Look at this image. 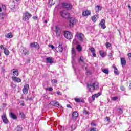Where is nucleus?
<instances>
[{
	"mask_svg": "<svg viewBox=\"0 0 131 131\" xmlns=\"http://www.w3.org/2000/svg\"><path fill=\"white\" fill-rule=\"evenodd\" d=\"M30 47L31 48H37L38 49H39V44L36 42L31 43Z\"/></svg>",
	"mask_w": 131,
	"mask_h": 131,
	"instance_id": "nucleus-17",
	"label": "nucleus"
},
{
	"mask_svg": "<svg viewBox=\"0 0 131 131\" xmlns=\"http://www.w3.org/2000/svg\"><path fill=\"white\" fill-rule=\"evenodd\" d=\"M29 89V85L28 84H25L24 88L23 89V92L25 95H27L28 93V90Z\"/></svg>",
	"mask_w": 131,
	"mask_h": 131,
	"instance_id": "nucleus-8",
	"label": "nucleus"
},
{
	"mask_svg": "<svg viewBox=\"0 0 131 131\" xmlns=\"http://www.w3.org/2000/svg\"><path fill=\"white\" fill-rule=\"evenodd\" d=\"M67 108H71V105H70V104H67Z\"/></svg>",
	"mask_w": 131,
	"mask_h": 131,
	"instance_id": "nucleus-54",
	"label": "nucleus"
},
{
	"mask_svg": "<svg viewBox=\"0 0 131 131\" xmlns=\"http://www.w3.org/2000/svg\"><path fill=\"white\" fill-rule=\"evenodd\" d=\"M0 49H1V50H5V47H4V45H1V46H0Z\"/></svg>",
	"mask_w": 131,
	"mask_h": 131,
	"instance_id": "nucleus-50",
	"label": "nucleus"
},
{
	"mask_svg": "<svg viewBox=\"0 0 131 131\" xmlns=\"http://www.w3.org/2000/svg\"><path fill=\"white\" fill-rule=\"evenodd\" d=\"M58 48L59 49V52H63V47H62V45H59L58 46Z\"/></svg>",
	"mask_w": 131,
	"mask_h": 131,
	"instance_id": "nucleus-35",
	"label": "nucleus"
},
{
	"mask_svg": "<svg viewBox=\"0 0 131 131\" xmlns=\"http://www.w3.org/2000/svg\"><path fill=\"white\" fill-rule=\"evenodd\" d=\"M33 19L34 20H37V16H33Z\"/></svg>",
	"mask_w": 131,
	"mask_h": 131,
	"instance_id": "nucleus-53",
	"label": "nucleus"
},
{
	"mask_svg": "<svg viewBox=\"0 0 131 131\" xmlns=\"http://www.w3.org/2000/svg\"><path fill=\"white\" fill-rule=\"evenodd\" d=\"M5 37L7 38H13V34L12 33H8Z\"/></svg>",
	"mask_w": 131,
	"mask_h": 131,
	"instance_id": "nucleus-26",
	"label": "nucleus"
},
{
	"mask_svg": "<svg viewBox=\"0 0 131 131\" xmlns=\"http://www.w3.org/2000/svg\"><path fill=\"white\" fill-rule=\"evenodd\" d=\"M96 10H97V11L99 12V11H101V10H102V7L100 6L97 5L96 7Z\"/></svg>",
	"mask_w": 131,
	"mask_h": 131,
	"instance_id": "nucleus-33",
	"label": "nucleus"
},
{
	"mask_svg": "<svg viewBox=\"0 0 131 131\" xmlns=\"http://www.w3.org/2000/svg\"><path fill=\"white\" fill-rule=\"evenodd\" d=\"M76 55V52H75V49H72V57L73 58Z\"/></svg>",
	"mask_w": 131,
	"mask_h": 131,
	"instance_id": "nucleus-31",
	"label": "nucleus"
},
{
	"mask_svg": "<svg viewBox=\"0 0 131 131\" xmlns=\"http://www.w3.org/2000/svg\"><path fill=\"white\" fill-rule=\"evenodd\" d=\"M129 86H131V83H129Z\"/></svg>",
	"mask_w": 131,
	"mask_h": 131,
	"instance_id": "nucleus-64",
	"label": "nucleus"
},
{
	"mask_svg": "<svg viewBox=\"0 0 131 131\" xmlns=\"http://www.w3.org/2000/svg\"><path fill=\"white\" fill-rule=\"evenodd\" d=\"M20 53L22 54V55L26 56V55H28L29 54V51L26 48H23L20 50Z\"/></svg>",
	"mask_w": 131,
	"mask_h": 131,
	"instance_id": "nucleus-10",
	"label": "nucleus"
},
{
	"mask_svg": "<svg viewBox=\"0 0 131 131\" xmlns=\"http://www.w3.org/2000/svg\"><path fill=\"white\" fill-rule=\"evenodd\" d=\"M105 21L104 19H102L99 23L100 26L102 28V29H105L106 28V25H105Z\"/></svg>",
	"mask_w": 131,
	"mask_h": 131,
	"instance_id": "nucleus-15",
	"label": "nucleus"
},
{
	"mask_svg": "<svg viewBox=\"0 0 131 131\" xmlns=\"http://www.w3.org/2000/svg\"><path fill=\"white\" fill-rule=\"evenodd\" d=\"M91 125H92V126H96V124L94 122H91Z\"/></svg>",
	"mask_w": 131,
	"mask_h": 131,
	"instance_id": "nucleus-51",
	"label": "nucleus"
},
{
	"mask_svg": "<svg viewBox=\"0 0 131 131\" xmlns=\"http://www.w3.org/2000/svg\"><path fill=\"white\" fill-rule=\"evenodd\" d=\"M20 115L22 118H25V114L24 113H20Z\"/></svg>",
	"mask_w": 131,
	"mask_h": 131,
	"instance_id": "nucleus-40",
	"label": "nucleus"
},
{
	"mask_svg": "<svg viewBox=\"0 0 131 131\" xmlns=\"http://www.w3.org/2000/svg\"><path fill=\"white\" fill-rule=\"evenodd\" d=\"M117 99H118V97H114L112 98V100L113 101H116V100H117Z\"/></svg>",
	"mask_w": 131,
	"mask_h": 131,
	"instance_id": "nucleus-43",
	"label": "nucleus"
},
{
	"mask_svg": "<svg viewBox=\"0 0 131 131\" xmlns=\"http://www.w3.org/2000/svg\"><path fill=\"white\" fill-rule=\"evenodd\" d=\"M22 129H23V128H22V126H21V125H18L15 128L16 131H22Z\"/></svg>",
	"mask_w": 131,
	"mask_h": 131,
	"instance_id": "nucleus-27",
	"label": "nucleus"
},
{
	"mask_svg": "<svg viewBox=\"0 0 131 131\" xmlns=\"http://www.w3.org/2000/svg\"><path fill=\"white\" fill-rule=\"evenodd\" d=\"M113 68L114 69V73L116 75H118L119 74V72H118V70L117 69V68L116 67H113Z\"/></svg>",
	"mask_w": 131,
	"mask_h": 131,
	"instance_id": "nucleus-28",
	"label": "nucleus"
},
{
	"mask_svg": "<svg viewBox=\"0 0 131 131\" xmlns=\"http://www.w3.org/2000/svg\"><path fill=\"white\" fill-rule=\"evenodd\" d=\"M21 106H24V103H21Z\"/></svg>",
	"mask_w": 131,
	"mask_h": 131,
	"instance_id": "nucleus-62",
	"label": "nucleus"
},
{
	"mask_svg": "<svg viewBox=\"0 0 131 131\" xmlns=\"http://www.w3.org/2000/svg\"><path fill=\"white\" fill-rule=\"evenodd\" d=\"M120 89L121 91H125V88L124 86H121Z\"/></svg>",
	"mask_w": 131,
	"mask_h": 131,
	"instance_id": "nucleus-45",
	"label": "nucleus"
},
{
	"mask_svg": "<svg viewBox=\"0 0 131 131\" xmlns=\"http://www.w3.org/2000/svg\"><path fill=\"white\" fill-rule=\"evenodd\" d=\"M49 48H51V49H52L53 50L54 49H55V47H54V46H53V45H49Z\"/></svg>",
	"mask_w": 131,
	"mask_h": 131,
	"instance_id": "nucleus-47",
	"label": "nucleus"
},
{
	"mask_svg": "<svg viewBox=\"0 0 131 131\" xmlns=\"http://www.w3.org/2000/svg\"><path fill=\"white\" fill-rule=\"evenodd\" d=\"M47 63H49L50 64H52L53 63V60L52 59V57H47L46 58Z\"/></svg>",
	"mask_w": 131,
	"mask_h": 131,
	"instance_id": "nucleus-24",
	"label": "nucleus"
},
{
	"mask_svg": "<svg viewBox=\"0 0 131 131\" xmlns=\"http://www.w3.org/2000/svg\"><path fill=\"white\" fill-rule=\"evenodd\" d=\"M102 72H103V73H105V74H108L109 73V70H108V69H104L102 70Z\"/></svg>",
	"mask_w": 131,
	"mask_h": 131,
	"instance_id": "nucleus-34",
	"label": "nucleus"
},
{
	"mask_svg": "<svg viewBox=\"0 0 131 131\" xmlns=\"http://www.w3.org/2000/svg\"><path fill=\"white\" fill-rule=\"evenodd\" d=\"M46 90H47V91H49V92H52V91L54 89H53V88L52 87H49L48 88H46Z\"/></svg>",
	"mask_w": 131,
	"mask_h": 131,
	"instance_id": "nucleus-37",
	"label": "nucleus"
},
{
	"mask_svg": "<svg viewBox=\"0 0 131 131\" xmlns=\"http://www.w3.org/2000/svg\"><path fill=\"white\" fill-rule=\"evenodd\" d=\"M53 31L55 33V35L56 37H59V36H61V34H62V29L59 26H55Z\"/></svg>",
	"mask_w": 131,
	"mask_h": 131,
	"instance_id": "nucleus-2",
	"label": "nucleus"
},
{
	"mask_svg": "<svg viewBox=\"0 0 131 131\" xmlns=\"http://www.w3.org/2000/svg\"><path fill=\"white\" fill-rule=\"evenodd\" d=\"M76 49L77 51H78V52H80L81 50H82V48H81V46H80V45H78L77 46Z\"/></svg>",
	"mask_w": 131,
	"mask_h": 131,
	"instance_id": "nucleus-30",
	"label": "nucleus"
},
{
	"mask_svg": "<svg viewBox=\"0 0 131 131\" xmlns=\"http://www.w3.org/2000/svg\"><path fill=\"white\" fill-rule=\"evenodd\" d=\"M97 15H95L92 17V20L93 22H96V21H97Z\"/></svg>",
	"mask_w": 131,
	"mask_h": 131,
	"instance_id": "nucleus-32",
	"label": "nucleus"
},
{
	"mask_svg": "<svg viewBox=\"0 0 131 131\" xmlns=\"http://www.w3.org/2000/svg\"><path fill=\"white\" fill-rule=\"evenodd\" d=\"M45 23H48V20H45Z\"/></svg>",
	"mask_w": 131,
	"mask_h": 131,
	"instance_id": "nucleus-58",
	"label": "nucleus"
},
{
	"mask_svg": "<svg viewBox=\"0 0 131 131\" xmlns=\"http://www.w3.org/2000/svg\"><path fill=\"white\" fill-rule=\"evenodd\" d=\"M11 88H12L13 89H15L16 86H17V85H16V84H14L13 83H12L11 84Z\"/></svg>",
	"mask_w": 131,
	"mask_h": 131,
	"instance_id": "nucleus-44",
	"label": "nucleus"
},
{
	"mask_svg": "<svg viewBox=\"0 0 131 131\" xmlns=\"http://www.w3.org/2000/svg\"><path fill=\"white\" fill-rule=\"evenodd\" d=\"M82 15L84 17H86V16H90V15H91V11L88 10H85L83 11Z\"/></svg>",
	"mask_w": 131,
	"mask_h": 131,
	"instance_id": "nucleus-13",
	"label": "nucleus"
},
{
	"mask_svg": "<svg viewBox=\"0 0 131 131\" xmlns=\"http://www.w3.org/2000/svg\"><path fill=\"white\" fill-rule=\"evenodd\" d=\"M51 82L52 84H55V83H57V81L56 79H53L51 80Z\"/></svg>",
	"mask_w": 131,
	"mask_h": 131,
	"instance_id": "nucleus-39",
	"label": "nucleus"
},
{
	"mask_svg": "<svg viewBox=\"0 0 131 131\" xmlns=\"http://www.w3.org/2000/svg\"><path fill=\"white\" fill-rule=\"evenodd\" d=\"M70 24L69 26L70 27H73V26L76 24V19L74 17H72L70 18Z\"/></svg>",
	"mask_w": 131,
	"mask_h": 131,
	"instance_id": "nucleus-9",
	"label": "nucleus"
},
{
	"mask_svg": "<svg viewBox=\"0 0 131 131\" xmlns=\"http://www.w3.org/2000/svg\"><path fill=\"white\" fill-rule=\"evenodd\" d=\"M16 2H19L20 0H15Z\"/></svg>",
	"mask_w": 131,
	"mask_h": 131,
	"instance_id": "nucleus-63",
	"label": "nucleus"
},
{
	"mask_svg": "<svg viewBox=\"0 0 131 131\" xmlns=\"http://www.w3.org/2000/svg\"><path fill=\"white\" fill-rule=\"evenodd\" d=\"M4 16H5V14L4 13L0 14V19L1 20H4Z\"/></svg>",
	"mask_w": 131,
	"mask_h": 131,
	"instance_id": "nucleus-38",
	"label": "nucleus"
},
{
	"mask_svg": "<svg viewBox=\"0 0 131 131\" xmlns=\"http://www.w3.org/2000/svg\"><path fill=\"white\" fill-rule=\"evenodd\" d=\"M74 100L77 103H81L82 102L80 98H75Z\"/></svg>",
	"mask_w": 131,
	"mask_h": 131,
	"instance_id": "nucleus-29",
	"label": "nucleus"
},
{
	"mask_svg": "<svg viewBox=\"0 0 131 131\" xmlns=\"http://www.w3.org/2000/svg\"><path fill=\"white\" fill-rule=\"evenodd\" d=\"M127 56H128V58L131 60V53H129L128 54H127Z\"/></svg>",
	"mask_w": 131,
	"mask_h": 131,
	"instance_id": "nucleus-48",
	"label": "nucleus"
},
{
	"mask_svg": "<svg viewBox=\"0 0 131 131\" xmlns=\"http://www.w3.org/2000/svg\"><path fill=\"white\" fill-rule=\"evenodd\" d=\"M99 54L102 58H104V57H106V53L105 52L104 50H100L99 51Z\"/></svg>",
	"mask_w": 131,
	"mask_h": 131,
	"instance_id": "nucleus-21",
	"label": "nucleus"
},
{
	"mask_svg": "<svg viewBox=\"0 0 131 131\" xmlns=\"http://www.w3.org/2000/svg\"><path fill=\"white\" fill-rule=\"evenodd\" d=\"M106 120H107V121L110 120V118L108 117H106V118H105Z\"/></svg>",
	"mask_w": 131,
	"mask_h": 131,
	"instance_id": "nucleus-55",
	"label": "nucleus"
},
{
	"mask_svg": "<svg viewBox=\"0 0 131 131\" xmlns=\"http://www.w3.org/2000/svg\"><path fill=\"white\" fill-rule=\"evenodd\" d=\"M128 8H130V5H128Z\"/></svg>",
	"mask_w": 131,
	"mask_h": 131,
	"instance_id": "nucleus-60",
	"label": "nucleus"
},
{
	"mask_svg": "<svg viewBox=\"0 0 131 131\" xmlns=\"http://www.w3.org/2000/svg\"><path fill=\"white\" fill-rule=\"evenodd\" d=\"M83 57H80L79 58V61H80L81 62H83Z\"/></svg>",
	"mask_w": 131,
	"mask_h": 131,
	"instance_id": "nucleus-52",
	"label": "nucleus"
},
{
	"mask_svg": "<svg viewBox=\"0 0 131 131\" xmlns=\"http://www.w3.org/2000/svg\"><path fill=\"white\" fill-rule=\"evenodd\" d=\"M78 116V113L77 112H74L72 114V118L74 119Z\"/></svg>",
	"mask_w": 131,
	"mask_h": 131,
	"instance_id": "nucleus-23",
	"label": "nucleus"
},
{
	"mask_svg": "<svg viewBox=\"0 0 131 131\" xmlns=\"http://www.w3.org/2000/svg\"><path fill=\"white\" fill-rule=\"evenodd\" d=\"M60 15L62 18H64L65 19H67L69 18V16H70V14L68 12L66 11H62L60 12Z\"/></svg>",
	"mask_w": 131,
	"mask_h": 131,
	"instance_id": "nucleus-6",
	"label": "nucleus"
},
{
	"mask_svg": "<svg viewBox=\"0 0 131 131\" xmlns=\"http://www.w3.org/2000/svg\"><path fill=\"white\" fill-rule=\"evenodd\" d=\"M28 100H31V98H29L27 97V98L26 99V101H28Z\"/></svg>",
	"mask_w": 131,
	"mask_h": 131,
	"instance_id": "nucleus-56",
	"label": "nucleus"
},
{
	"mask_svg": "<svg viewBox=\"0 0 131 131\" xmlns=\"http://www.w3.org/2000/svg\"><path fill=\"white\" fill-rule=\"evenodd\" d=\"M120 60L121 65H122V66H125V65H126V60L123 57H121Z\"/></svg>",
	"mask_w": 131,
	"mask_h": 131,
	"instance_id": "nucleus-18",
	"label": "nucleus"
},
{
	"mask_svg": "<svg viewBox=\"0 0 131 131\" xmlns=\"http://www.w3.org/2000/svg\"><path fill=\"white\" fill-rule=\"evenodd\" d=\"M32 17V15L31 14L29 13L28 11L26 12L25 14L23 17V21H28L30 18Z\"/></svg>",
	"mask_w": 131,
	"mask_h": 131,
	"instance_id": "nucleus-4",
	"label": "nucleus"
},
{
	"mask_svg": "<svg viewBox=\"0 0 131 131\" xmlns=\"http://www.w3.org/2000/svg\"><path fill=\"white\" fill-rule=\"evenodd\" d=\"M13 81H14V82H17L18 83H19V82H21L22 81V80L19 78H18L17 77H11Z\"/></svg>",
	"mask_w": 131,
	"mask_h": 131,
	"instance_id": "nucleus-14",
	"label": "nucleus"
},
{
	"mask_svg": "<svg viewBox=\"0 0 131 131\" xmlns=\"http://www.w3.org/2000/svg\"><path fill=\"white\" fill-rule=\"evenodd\" d=\"M64 36L67 39H71L73 38V35L71 32L67 31H64Z\"/></svg>",
	"mask_w": 131,
	"mask_h": 131,
	"instance_id": "nucleus-5",
	"label": "nucleus"
},
{
	"mask_svg": "<svg viewBox=\"0 0 131 131\" xmlns=\"http://www.w3.org/2000/svg\"><path fill=\"white\" fill-rule=\"evenodd\" d=\"M87 88L90 92L97 91L99 89V83L94 82L91 84H87Z\"/></svg>",
	"mask_w": 131,
	"mask_h": 131,
	"instance_id": "nucleus-1",
	"label": "nucleus"
},
{
	"mask_svg": "<svg viewBox=\"0 0 131 131\" xmlns=\"http://www.w3.org/2000/svg\"><path fill=\"white\" fill-rule=\"evenodd\" d=\"M73 43H74V45L77 43V41L76 40V39H74L73 41Z\"/></svg>",
	"mask_w": 131,
	"mask_h": 131,
	"instance_id": "nucleus-46",
	"label": "nucleus"
},
{
	"mask_svg": "<svg viewBox=\"0 0 131 131\" xmlns=\"http://www.w3.org/2000/svg\"><path fill=\"white\" fill-rule=\"evenodd\" d=\"M4 52L6 56H9V55H10V51H9V50L8 49V48H4Z\"/></svg>",
	"mask_w": 131,
	"mask_h": 131,
	"instance_id": "nucleus-25",
	"label": "nucleus"
},
{
	"mask_svg": "<svg viewBox=\"0 0 131 131\" xmlns=\"http://www.w3.org/2000/svg\"><path fill=\"white\" fill-rule=\"evenodd\" d=\"M75 38H77L78 40H79V41H83V38H84V35H83V34L77 32L76 33V35L75 36Z\"/></svg>",
	"mask_w": 131,
	"mask_h": 131,
	"instance_id": "nucleus-3",
	"label": "nucleus"
},
{
	"mask_svg": "<svg viewBox=\"0 0 131 131\" xmlns=\"http://www.w3.org/2000/svg\"><path fill=\"white\" fill-rule=\"evenodd\" d=\"M62 6L63 8H64V9H67V10H71V9H72V5L69 3H62Z\"/></svg>",
	"mask_w": 131,
	"mask_h": 131,
	"instance_id": "nucleus-7",
	"label": "nucleus"
},
{
	"mask_svg": "<svg viewBox=\"0 0 131 131\" xmlns=\"http://www.w3.org/2000/svg\"><path fill=\"white\" fill-rule=\"evenodd\" d=\"M83 113H84V114L88 115V114H89V112H88V111L84 110L83 111Z\"/></svg>",
	"mask_w": 131,
	"mask_h": 131,
	"instance_id": "nucleus-49",
	"label": "nucleus"
},
{
	"mask_svg": "<svg viewBox=\"0 0 131 131\" xmlns=\"http://www.w3.org/2000/svg\"><path fill=\"white\" fill-rule=\"evenodd\" d=\"M112 55H113V51H111L110 53L108 55V57H112Z\"/></svg>",
	"mask_w": 131,
	"mask_h": 131,
	"instance_id": "nucleus-42",
	"label": "nucleus"
},
{
	"mask_svg": "<svg viewBox=\"0 0 131 131\" xmlns=\"http://www.w3.org/2000/svg\"><path fill=\"white\" fill-rule=\"evenodd\" d=\"M105 47H106L107 49H108V48H110V47H111V44H110L109 42H106L105 43Z\"/></svg>",
	"mask_w": 131,
	"mask_h": 131,
	"instance_id": "nucleus-36",
	"label": "nucleus"
},
{
	"mask_svg": "<svg viewBox=\"0 0 131 131\" xmlns=\"http://www.w3.org/2000/svg\"><path fill=\"white\" fill-rule=\"evenodd\" d=\"M57 95H61V93L59 91L57 92Z\"/></svg>",
	"mask_w": 131,
	"mask_h": 131,
	"instance_id": "nucleus-57",
	"label": "nucleus"
},
{
	"mask_svg": "<svg viewBox=\"0 0 131 131\" xmlns=\"http://www.w3.org/2000/svg\"><path fill=\"white\" fill-rule=\"evenodd\" d=\"M50 104L52 106H55V107H59V106H60V104H59V103L56 101H52L50 102Z\"/></svg>",
	"mask_w": 131,
	"mask_h": 131,
	"instance_id": "nucleus-19",
	"label": "nucleus"
},
{
	"mask_svg": "<svg viewBox=\"0 0 131 131\" xmlns=\"http://www.w3.org/2000/svg\"><path fill=\"white\" fill-rule=\"evenodd\" d=\"M9 115H10V117L11 118H12V119H14V120L17 119V116H16V115H15V114L13 113V112H10L9 113Z\"/></svg>",
	"mask_w": 131,
	"mask_h": 131,
	"instance_id": "nucleus-22",
	"label": "nucleus"
},
{
	"mask_svg": "<svg viewBox=\"0 0 131 131\" xmlns=\"http://www.w3.org/2000/svg\"><path fill=\"white\" fill-rule=\"evenodd\" d=\"M118 112L120 113V114H122L123 113V111H122V110L121 108H118Z\"/></svg>",
	"mask_w": 131,
	"mask_h": 131,
	"instance_id": "nucleus-41",
	"label": "nucleus"
},
{
	"mask_svg": "<svg viewBox=\"0 0 131 131\" xmlns=\"http://www.w3.org/2000/svg\"><path fill=\"white\" fill-rule=\"evenodd\" d=\"M2 119L3 120V122L5 124H8L9 123V120H8V118H7V116L6 115V114H4L2 116Z\"/></svg>",
	"mask_w": 131,
	"mask_h": 131,
	"instance_id": "nucleus-11",
	"label": "nucleus"
},
{
	"mask_svg": "<svg viewBox=\"0 0 131 131\" xmlns=\"http://www.w3.org/2000/svg\"><path fill=\"white\" fill-rule=\"evenodd\" d=\"M101 95H102V93H101V92H99L97 94L93 95L92 96V99L93 101H95V98H99V97H100V96H101Z\"/></svg>",
	"mask_w": 131,
	"mask_h": 131,
	"instance_id": "nucleus-16",
	"label": "nucleus"
},
{
	"mask_svg": "<svg viewBox=\"0 0 131 131\" xmlns=\"http://www.w3.org/2000/svg\"><path fill=\"white\" fill-rule=\"evenodd\" d=\"M0 12H2V8L0 7Z\"/></svg>",
	"mask_w": 131,
	"mask_h": 131,
	"instance_id": "nucleus-61",
	"label": "nucleus"
},
{
	"mask_svg": "<svg viewBox=\"0 0 131 131\" xmlns=\"http://www.w3.org/2000/svg\"><path fill=\"white\" fill-rule=\"evenodd\" d=\"M89 51H91L93 57H97V55L95 53V48H94L93 47H91V48H89Z\"/></svg>",
	"mask_w": 131,
	"mask_h": 131,
	"instance_id": "nucleus-20",
	"label": "nucleus"
},
{
	"mask_svg": "<svg viewBox=\"0 0 131 131\" xmlns=\"http://www.w3.org/2000/svg\"><path fill=\"white\" fill-rule=\"evenodd\" d=\"M3 8H5V9H6V6L5 5L3 6Z\"/></svg>",
	"mask_w": 131,
	"mask_h": 131,
	"instance_id": "nucleus-59",
	"label": "nucleus"
},
{
	"mask_svg": "<svg viewBox=\"0 0 131 131\" xmlns=\"http://www.w3.org/2000/svg\"><path fill=\"white\" fill-rule=\"evenodd\" d=\"M11 75H13L12 77H17L19 76V71L18 70L13 69L11 71Z\"/></svg>",
	"mask_w": 131,
	"mask_h": 131,
	"instance_id": "nucleus-12",
	"label": "nucleus"
}]
</instances>
